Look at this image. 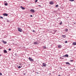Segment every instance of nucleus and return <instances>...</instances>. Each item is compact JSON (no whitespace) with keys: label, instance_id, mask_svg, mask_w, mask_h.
Returning <instances> with one entry per match:
<instances>
[{"label":"nucleus","instance_id":"nucleus-1","mask_svg":"<svg viewBox=\"0 0 76 76\" xmlns=\"http://www.w3.org/2000/svg\"><path fill=\"white\" fill-rule=\"evenodd\" d=\"M18 31L19 32H22V29L20 28H18Z\"/></svg>","mask_w":76,"mask_h":76},{"label":"nucleus","instance_id":"nucleus-2","mask_svg":"<svg viewBox=\"0 0 76 76\" xmlns=\"http://www.w3.org/2000/svg\"><path fill=\"white\" fill-rule=\"evenodd\" d=\"M28 59L30 61H34V60L33 59H32L31 57H29L28 58Z\"/></svg>","mask_w":76,"mask_h":76},{"label":"nucleus","instance_id":"nucleus-3","mask_svg":"<svg viewBox=\"0 0 76 76\" xmlns=\"http://www.w3.org/2000/svg\"><path fill=\"white\" fill-rule=\"evenodd\" d=\"M30 12H31V13H34L35 11L34 10L31 9L30 10Z\"/></svg>","mask_w":76,"mask_h":76},{"label":"nucleus","instance_id":"nucleus-4","mask_svg":"<svg viewBox=\"0 0 76 76\" xmlns=\"http://www.w3.org/2000/svg\"><path fill=\"white\" fill-rule=\"evenodd\" d=\"M3 15L4 16H7L8 14L6 13H4L3 14Z\"/></svg>","mask_w":76,"mask_h":76},{"label":"nucleus","instance_id":"nucleus-5","mask_svg":"<svg viewBox=\"0 0 76 76\" xmlns=\"http://www.w3.org/2000/svg\"><path fill=\"white\" fill-rule=\"evenodd\" d=\"M69 56V55L68 54H66L65 55H64L62 56V57H68Z\"/></svg>","mask_w":76,"mask_h":76},{"label":"nucleus","instance_id":"nucleus-6","mask_svg":"<svg viewBox=\"0 0 76 76\" xmlns=\"http://www.w3.org/2000/svg\"><path fill=\"white\" fill-rule=\"evenodd\" d=\"M49 4H54V2L53 1H50L49 2Z\"/></svg>","mask_w":76,"mask_h":76},{"label":"nucleus","instance_id":"nucleus-7","mask_svg":"<svg viewBox=\"0 0 76 76\" xmlns=\"http://www.w3.org/2000/svg\"><path fill=\"white\" fill-rule=\"evenodd\" d=\"M2 42H3L4 44H7V42L5 41L4 40H2Z\"/></svg>","mask_w":76,"mask_h":76},{"label":"nucleus","instance_id":"nucleus-8","mask_svg":"<svg viewBox=\"0 0 76 76\" xmlns=\"http://www.w3.org/2000/svg\"><path fill=\"white\" fill-rule=\"evenodd\" d=\"M4 51V53H7V50H3Z\"/></svg>","mask_w":76,"mask_h":76},{"label":"nucleus","instance_id":"nucleus-9","mask_svg":"<svg viewBox=\"0 0 76 76\" xmlns=\"http://www.w3.org/2000/svg\"><path fill=\"white\" fill-rule=\"evenodd\" d=\"M42 66L43 67H45V66H46V64L45 63H43Z\"/></svg>","mask_w":76,"mask_h":76},{"label":"nucleus","instance_id":"nucleus-10","mask_svg":"<svg viewBox=\"0 0 76 76\" xmlns=\"http://www.w3.org/2000/svg\"><path fill=\"white\" fill-rule=\"evenodd\" d=\"M58 48H61V45H58Z\"/></svg>","mask_w":76,"mask_h":76},{"label":"nucleus","instance_id":"nucleus-11","mask_svg":"<svg viewBox=\"0 0 76 76\" xmlns=\"http://www.w3.org/2000/svg\"><path fill=\"white\" fill-rule=\"evenodd\" d=\"M62 37H63V38H65L66 37V35H62Z\"/></svg>","mask_w":76,"mask_h":76},{"label":"nucleus","instance_id":"nucleus-12","mask_svg":"<svg viewBox=\"0 0 76 76\" xmlns=\"http://www.w3.org/2000/svg\"><path fill=\"white\" fill-rule=\"evenodd\" d=\"M72 45H76V42H73V43L72 44Z\"/></svg>","mask_w":76,"mask_h":76},{"label":"nucleus","instance_id":"nucleus-13","mask_svg":"<svg viewBox=\"0 0 76 76\" xmlns=\"http://www.w3.org/2000/svg\"><path fill=\"white\" fill-rule=\"evenodd\" d=\"M34 44L35 45H38V42H34Z\"/></svg>","mask_w":76,"mask_h":76},{"label":"nucleus","instance_id":"nucleus-14","mask_svg":"<svg viewBox=\"0 0 76 76\" xmlns=\"http://www.w3.org/2000/svg\"><path fill=\"white\" fill-rule=\"evenodd\" d=\"M66 64H68V65H70V64L69 62H66Z\"/></svg>","mask_w":76,"mask_h":76},{"label":"nucleus","instance_id":"nucleus-15","mask_svg":"<svg viewBox=\"0 0 76 76\" xmlns=\"http://www.w3.org/2000/svg\"><path fill=\"white\" fill-rule=\"evenodd\" d=\"M21 9H22V10H24V9H25V7H22V6H21Z\"/></svg>","mask_w":76,"mask_h":76},{"label":"nucleus","instance_id":"nucleus-16","mask_svg":"<svg viewBox=\"0 0 76 76\" xmlns=\"http://www.w3.org/2000/svg\"><path fill=\"white\" fill-rule=\"evenodd\" d=\"M64 31H65V32H67L68 31V29L65 28L64 30Z\"/></svg>","mask_w":76,"mask_h":76},{"label":"nucleus","instance_id":"nucleus-17","mask_svg":"<svg viewBox=\"0 0 76 76\" xmlns=\"http://www.w3.org/2000/svg\"><path fill=\"white\" fill-rule=\"evenodd\" d=\"M42 48H43V49H44L45 50V49H46L47 48L46 47L44 46H43Z\"/></svg>","mask_w":76,"mask_h":76},{"label":"nucleus","instance_id":"nucleus-18","mask_svg":"<svg viewBox=\"0 0 76 76\" xmlns=\"http://www.w3.org/2000/svg\"><path fill=\"white\" fill-rule=\"evenodd\" d=\"M4 5L5 6H7V5H8V4H7V3H4Z\"/></svg>","mask_w":76,"mask_h":76},{"label":"nucleus","instance_id":"nucleus-19","mask_svg":"<svg viewBox=\"0 0 76 76\" xmlns=\"http://www.w3.org/2000/svg\"><path fill=\"white\" fill-rule=\"evenodd\" d=\"M62 24V21H61V22L59 23V25H61Z\"/></svg>","mask_w":76,"mask_h":76},{"label":"nucleus","instance_id":"nucleus-20","mask_svg":"<svg viewBox=\"0 0 76 76\" xmlns=\"http://www.w3.org/2000/svg\"><path fill=\"white\" fill-rule=\"evenodd\" d=\"M18 69H20V68H21L20 66H18Z\"/></svg>","mask_w":76,"mask_h":76},{"label":"nucleus","instance_id":"nucleus-21","mask_svg":"<svg viewBox=\"0 0 76 76\" xmlns=\"http://www.w3.org/2000/svg\"><path fill=\"white\" fill-rule=\"evenodd\" d=\"M69 1H75V0H69Z\"/></svg>","mask_w":76,"mask_h":76},{"label":"nucleus","instance_id":"nucleus-22","mask_svg":"<svg viewBox=\"0 0 76 76\" xmlns=\"http://www.w3.org/2000/svg\"><path fill=\"white\" fill-rule=\"evenodd\" d=\"M64 42H65V43H67L68 42H67V41H65Z\"/></svg>","mask_w":76,"mask_h":76},{"label":"nucleus","instance_id":"nucleus-23","mask_svg":"<svg viewBox=\"0 0 76 76\" xmlns=\"http://www.w3.org/2000/svg\"><path fill=\"white\" fill-rule=\"evenodd\" d=\"M74 61L73 60H70V61H71V62H72V61Z\"/></svg>","mask_w":76,"mask_h":76},{"label":"nucleus","instance_id":"nucleus-24","mask_svg":"<svg viewBox=\"0 0 76 76\" xmlns=\"http://www.w3.org/2000/svg\"><path fill=\"white\" fill-rule=\"evenodd\" d=\"M9 51H11L12 50V49H10V48H9L8 49Z\"/></svg>","mask_w":76,"mask_h":76},{"label":"nucleus","instance_id":"nucleus-25","mask_svg":"<svg viewBox=\"0 0 76 76\" xmlns=\"http://www.w3.org/2000/svg\"><path fill=\"white\" fill-rule=\"evenodd\" d=\"M58 5L57 4V5H56V7H58Z\"/></svg>","mask_w":76,"mask_h":76},{"label":"nucleus","instance_id":"nucleus-26","mask_svg":"<svg viewBox=\"0 0 76 76\" xmlns=\"http://www.w3.org/2000/svg\"><path fill=\"white\" fill-rule=\"evenodd\" d=\"M38 1V0H35V3H37Z\"/></svg>","mask_w":76,"mask_h":76},{"label":"nucleus","instance_id":"nucleus-27","mask_svg":"<svg viewBox=\"0 0 76 76\" xmlns=\"http://www.w3.org/2000/svg\"><path fill=\"white\" fill-rule=\"evenodd\" d=\"M0 18H1V19H3V18L2 17L0 16Z\"/></svg>","mask_w":76,"mask_h":76},{"label":"nucleus","instance_id":"nucleus-28","mask_svg":"<svg viewBox=\"0 0 76 76\" xmlns=\"http://www.w3.org/2000/svg\"><path fill=\"white\" fill-rule=\"evenodd\" d=\"M15 56H17V54H16V53H15Z\"/></svg>","mask_w":76,"mask_h":76},{"label":"nucleus","instance_id":"nucleus-29","mask_svg":"<svg viewBox=\"0 0 76 76\" xmlns=\"http://www.w3.org/2000/svg\"><path fill=\"white\" fill-rule=\"evenodd\" d=\"M1 75H2V73H0V76H1Z\"/></svg>","mask_w":76,"mask_h":76},{"label":"nucleus","instance_id":"nucleus-30","mask_svg":"<svg viewBox=\"0 0 76 76\" xmlns=\"http://www.w3.org/2000/svg\"><path fill=\"white\" fill-rule=\"evenodd\" d=\"M7 20V22H9V20Z\"/></svg>","mask_w":76,"mask_h":76},{"label":"nucleus","instance_id":"nucleus-31","mask_svg":"<svg viewBox=\"0 0 76 76\" xmlns=\"http://www.w3.org/2000/svg\"><path fill=\"white\" fill-rule=\"evenodd\" d=\"M33 32H35V30H33Z\"/></svg>","mask_w":76,"mask_h":76},{"label":"nucleus","instance_id":"nucleus-32","mask_svg":"<svg viewBox=\"0 0 76 76\" xmlns=\"http://www.w3.org/2000/svg\"><path fill=\"white\" fill-rule=\"evenodd\" d=\"M36 73H37L38 74H39V73H38V72H36Z\"/></svg>","mask_w":76,"mask_h":76},{"label":"nucleus","instance_id":"nucleus-33","mask_svg":"<svg viewBox=\"0 0 76 76\" xmlns=\"http://www.w3.org/2000/svg\"><path fill=\"white\" fill-rule=\"evenodd\" d=\"M30 17H32L33 16L32 15H30Z\"/></svg>","mask_w":76,"mask_h":76},{"label":"nucleus","instance_id":"nucleus-34","mask_svg":"<svg viewBox=\"0 0 76 76\" xmlns=\"http://www.w3.org/2000/svg\"><path fill=\"white\" fill-rule=\"evenodd\" d=\"M61 59H64V58H61Z\"/></svg>","mask_w":76,"mask_h":76},{"label":"nucleus","instance_id":"nucleus-35","mask_svg":"<svg viewBox=\"0 0 76 76\" xmlns=\"http://www.w3.org/2000/svg\"><path fill=\"white\" fill-rule=\"evenodd\" d=\"M58 76H61V75H58Z\"/></svg>","mask_w":76,"mask_h":76},{"label":"nucleus","instance_id":"nucleus-36","mask_svg":"<svg viewBox=\"0 0 76 76\" xmlns=\"http://www.w3.org/2000/svg\"><path fill=\"white\" fill-rule=\"evenodd\" d=\"M39 7H41V5H39Z\"/></svg>","mask_w":76,"mask_h":76},{"label":"nucleus","instance_id":"nucleus-37","mask_svg":"<svg viewBox=\"0 0 76 76\" xmlns=\"http://www.w3.org/2000/svg\"><path fill=\"white\" fill-rule=\"evenodd\" d=\"M58 19H60V17H59V18H58Z\"/></svg>","mask_w":76,"mask_h":76},{"label":"nucleus","instance_id":"nucleus-38","mask_svg":"<svg viewBox=\"0 0 76 76\" xmlns=\"http://www.w3.org/2000/svg\"><path fill=\"white\" fill-rule=\"evenodd\" d=\"M0 49H2V48H0Z\"/></svg>","mask_w":76,"mask_h":76},{"label":"nucleus","instance_id":"nucleus-39","mask_svg":"<svg viewBox=\"0 0 76 76\" xmlns=\"http://www.w3.org/2000/svg\"><path fill=\"white\" fill-rule=\"evenodd\" d=\"M1 56V55H0V56Z\"/></svg>","mask_w":76,"mask_h":76},{"label":"nucleus","instance_id":"nucleus-40","mask_svg":"<svg viewBox=\"0 0 76 76\" xmlns=\"http://www.w3.org/2000/svg\"><path fill=\"white\" fill-rule=\"evenodd\" d=\"M60 69H61V68H60Z\"/></svg>","mask_w":76,"mask_h":76},{"label":"nucleus","instance_id":"nucleus-41","mask_svg":"<svg viewBox=\"0 0 76 76\" xmlns=\"http://www.w3.org/2000/svg\"><path fill=\"white\" fill-rule=\"evenodd\" d=\"M74 24H75V23H74Z\"/></svg>","mask_w":76,"mask_h":76}]
</instances>
